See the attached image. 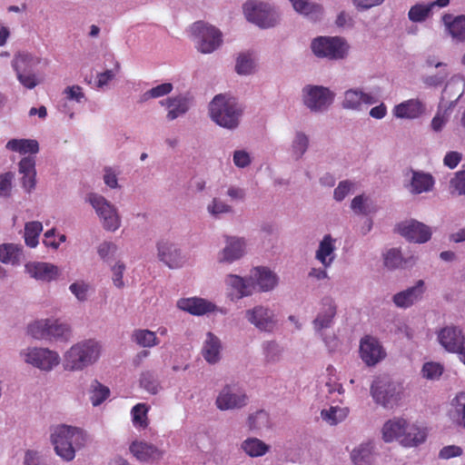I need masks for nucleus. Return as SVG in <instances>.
I'll return each instance as SVG.
<instances>
[{
    "label": "nucleus",
    "mask_w": 465,
    "mask_h": 465,
    "mask_svg": "<svg viewBox=\"0 0 465 465\" xmlns=\"http://www.w3.org/2000/svg\"><path fill=\"white\" fill-rule=\"evenodd\" d=\"M103 344L95 339H85L74 343L63 354V367L66 371H82L97 363L103 354Z\"/></svg>",
    "instance_id": "nucleus-2"
},
{
    "label": "nucleus",
    "mask_w": 465,
    "mask_h": 465,
    "mask_svg": "<svg viewBox=\"0 0 465 465\" xmlns=\"http://www.w3.org/2000/svg\"><path fill=\"white\" fill-rule=\"evenodd\" d=\"M242 114V104L229 94H216L209 104L210 118L224 129L235 130L238 128Z\"/></svg>",
    "instance_id": "nucleus-3"
},
{
    "label": "nucleus",
    "mask_w": 465,
    "mask_h": 465,
    "mask_svg": "<svg viewBox=\"0 0 465 465\" xmlns=\"http://www.w3.org/2000/svg\"><path fill=\"white\" fill-rule=\"evenodd\" d=\"M43 231V224L40 222L33 221L28 222L25 225L24 238L25 244L30 248H35L38 245V238Z\"/></svg>",
    "instance_id": "nucleus-51"
},
{
    "label": "nucleus",
    "mask_w": 465,
    "mask_h": 465,
    "mask_svg": "<svg viewBox=\"0 0 465 465\" xmlns=\"http://www.w3.org/2000/svg\"><path fill=\"white\" fill-rule=\"evenodd\" d=\"M130 453L140 462H153L163 456V451L144 440H134L129 445Z\"/></svg>",
    "instance_id": "nucleus-27"
},
{
    "label": "nucleus",
    "mask_w": 465,
    "mask_h": 465,
    "mask_svg": "<svg viewBox=\"0 0 465 465\" xmlns=\"http://www.w3.org/2000/svg\"><path fill=\"white\" fill-rule=\"evenodd\" d=\"M23 247L16 243L0 244V262L17 266L21 263Z\"/></svg>",
    "instance_id": "nucleus-40"
},
{
    "label": "nucleus",
    "mask_w": 465,
    "mask_h": 465,
    "mask_svg": "<svg viewBox=\"0 0 465 465\" xmlns=\"http://www.w3.org/2000/svg\"><path fill=\"white\" fill-rule=\"evenodd\" d=\"M360 357L367 366H375L386 357V351L381 341L371 335L360 341Z\"/></svg>",
    "instance_id": "nucleus-18"
},
{
    "label": "nucleus",
    "mask_w": 465,
    "mask_h": 465,
    "mask_svg": "<svg viewBox=\"0 0 465 465\" xmlns=\"http://www.w3.org/2000/svg\"><path fill=\"white\" fill-rule=\"evenodd\" d=\"M425 104L418 99H409L396 104L392 109V114L399 119L413 120L425 114Z\"/></svg>",
    "instance_id": "nucleus-30"
},
{
    "label": "nucleus",
    "mask_w": 465,
    "mask_h": 465,
    "mask_svg": "<svg viewBox=\"0 0 465 465\" xmlns=\"http://www.w3.org/2000/svg\"><path fill=\"white\" fill-rule=\"evenodd\" d=\"M120 171L117 168L107 166L104 169L103 181L110 189H119L121 186L118 182Z\"/></svg>",
    "instance_id": "nucleus-64"
},
{
    "label": "nucleus",
    "mask_w": 465,
    "mask_h": 465,
    "mask_svg": "<svg viewBox=\"0 0 465 465\" xmlns=\"http://www.w3.org/2000/svg\"><path fill=\"white\" fill-rule=\"evenodd\" d=\"M160 104L167 110V120L173 121L190 110L193 104V96L190 93H183L160 101Z\"/></svg>",
    "instance_id": "nucleus-20"
},
{
    "label": "nucleus",
    "mask_w": 465,
    "mask_h": 465,
    "mask_svg": "<svg viewBox=\"0 0 465 465\" xmlns=\"http://www.w3.org/2000/svg\"><path fill=\"white\" fill-rule=\"evenodd\" d=\"M223 345L220 338L209 331L203 341L201 353L204 361L209 364H216L222 359Z\"/></svg>",
    "instance_id": "nucleus-33"
},
{
    "label": "nucleus",
    "mask_w": 465,
    "mask_h": 465,
    "mask_svg": "<svg viewBox=\"0 0 465 465\" xmlns=\"http://www.w3.org/2000/svg\"><path fill=\"white\" fill-rule=\"evenodd\" d=\"M25 270L31 278L44 282L57 281L62 274V271L57 265L46 262H28L25 264Z\"/></svg>",
    "instance_id": "nucleus-23"
},
{
    "label": "nucleus",
    "mask_w": 465,
    "mask_h": 465,
    "mask_svg": "<svg viewBox=\"0 0 465 465\" xmlns=\"http://www.w3.org/2000/svg\"><path fill=\"white\" fill-rule=\"evenodd\" d=\"M335 94L322 85L308 84L302 89L304 105L313 113L326 111L333 103Z\"/></svg>",
    "instance_id": "nucleus-14"
},
{
    "label": "nucleus",
    "mask_w": 465,
    "mask_h": 465,
    "mask_svg": "<svg viewBox=\"0 0 465 465\" xmlns=\"http://www.w3.org/2000/svg\"><path fill=\"white\" fill-rule=\"evenodd\" d=\"M150 407L146 403H137L131 410V420L134 427L139 430H145L149 425L148 411Z\"/></svg>",
    "instance_id": "nucleus-46"
},
{
    "label": "nucleus",
    "mask_w": 465,
    "mask_h": 465,
    "mask_svg": "<svg viewBox=\"0 0 465 465\" xmlns=\"http://www.w3.org/2000/svg\"><path fill=\"white\" fill-rule=\"evenodd\" d=\"M407 262L402 258L401 252L399 249L392 248L384 253V265L389 269H396L401 267Z\"/></svg>",
    "instance_id": "nucleus-59"
},
{
    "label": "nucleus",
    "mask_w": 465,
    "mask_h": 465,
    "mask_svg": "<svg viewBox=\"0 0 465 465\" xmlns=\"http://www.w3.org/2000/svg\"><path fill=\"white\" fill-rule=\"evenodd\" d=\"M69 291L79 302H84L89 299L93 290L90 282L78 279L69 285Z\"/></svg>",
    "instance_id": "nucleus-52"
},
{
    "label": "nucleus",
    "mask_w": 465,
    "mask_h": 465,
    "mask_svg": "<svg viewBox=\"0 0 465 465\" xmlns=\"http://www.w3.org/2000/svg\"><path fill=\"white\" fill-rule=\"evenodd\" d=\"M249 397L245 390L236 382L227 383L217 392L215 406L222 411H237L247 406Z\"/></svg>",
    "instance_id": "nucleus-11"
},
{
    "label": "nucleus",
    "mask_w": 465,
    "mask_h": 465,
    "mask_svg": "<svg viewBox=\"0 0 465 465\" xmlns=\"http://www.w3.org/2000/svg\"><path fill=\"white\" fill-rule=\"evenodd\" d=\"M370 392L377 404L386 409H392L402 401L404 388L401 382L387 375H381L373 380Z\"/></svg>",
    "instance_id": "nucleus-6"
},
{
    "label": "nucleus",
    "mask_w": 465,
    "mask_h": 465,
    "mask_svg": "<svg viewBox=\"0 0 465 465\" xmlns=\"http://www.w3.org/2000/svg\"><path fill=\"white\" fill-rule=\"evenodd\" d=\"M224 246L217 252V262L230 265L242 259L248 252V240L236 235H224Z\"/></svg>",
    "instance_id": "nucleus-15"
},
{
    "label": "nucleus",
    "mask_w": 465,
    "mask_h": 465,
    "mask_svg": "<svg viewBox=\"0 0 465 465\" xmlns=\"http://www.w3.org/2000/svg\"><path fill=\"white\" fill-rule=\"evenodd\" d=\"M125 270V263L122 261H116L114 264L111 266L112 281L114 285L118 289H122L125 285L124 282V272Z\"/></svg>",
    "instance_id": "nucleus-61"
},
{
    "label": "nucleus",
    "mask_w": 465,
    "mask_h": 465,
    "mask_svg": "<svg viewBox=\"0 0 465 465\" xmlns=\"http://www.w3.org/2000/svg\"><path fill=\"white\" fill-rule=\"evenodd\" d=\"M374 447V443L371 440L359 444L351 453L352 462L355 465H371Z\"/></svg>",
    "instance_id": "nucleus-39"
},
{
    "label": "nucleus",
    "mask_w": 465,
    "mask_h": 465,
    "mask_svg": "<svg viewBox=\"0 0 465 465\" xmlns=\"http://www.w3.org/2000/svg\"><path fill=\"white\" fill-rule=\"evenodd\" d=\"M240 450L251 458H259L269 452L270 445L256 437H248L241 442Z\"/></svg>",
    "instance_id": "nucleus-38"
},
{
    "label": "nucleus",
    "mask_w": 465,
    "mask_h": 465,
    "mask_svg": "<svg viewBox=\"0 0 465 465\" xmlns=\"http://www.w3.org/2000/svg\"><path fill=\"white\" fill-rule=\"evenodd\" d=\"M244 318L259 331L267 333L274 331L279 322L275 311L263 304H257L245 310Z\"/></svg>",
    "instance_id": "nucleus-12"
},
{
    "label": "nucleus",
    "mask_w": 465,
    "mask_h": 465,
    "mask_svg": "<svg viewBox=\"0 0 465 465\" xmlns=\"http://www.w3.org/2000/svg\"><path fill=\"white\" fill-rule=\"evenodd\" d=\"M42 61L40 55L28 51H19L14 54L11 66L23 87L32 90L42 83L43 79L36 71Z\"/></svg>",
    "instance_id": "nucleus-5"
},
{
    "label": "nucleus",
    "mask_w": 465,
    "mask_h": 465,
    "mask_svg": "<svg viewBox=\"0 0 465 465\" xmlns=\"http://www.w3.org/2000/svg\"><path fill=\"white\" fill-rule=\"evenodd\" d=\"M443 372V366L435 361L425 362L421 369L422 377L427 380H437Z\"/></svg>",
    "instance_id": "nucleus-60"
},
{
    "label": "nucleus",
    "mask_w": 465,
    "mask_h": 465,
    "mask_svg": "<svg viewBox=\"0 0 465 465\" xmlns=\"http://www.w3.org/2000/svg\"><path fill=\"white\" fill-rule=\"evenodd\" d=\"M425 66L428 69L435 68L437 73H429L422 76V83L426 86L437 87L441 85L449 76L447 64L440 62L436 56L429 55L425 60Z\"/></svg>",
    "instance_id": "nucleus-29"
},
{
    "label": "nucleus",
    "mask_w": 465,
    "mask_h": 465,
    "mask_svg": "<svg viewBox=\"0 0 465 465\" xmlns=\"http://www.w3.org/2000/svg\"><path fill=\"white\" fill-rule=\"evenodd\" d=\"M250 272L254 282V292L258 289L259 292H269L273 291L279 283L278 275L268 267L256 266Z\"/></svg>",
    "instance_id": "nucleus-26"
},
{
    "label": "nucleus",
    "mask_w": 465,
    "mask_h": 465,
    "mask_svg": "<svg viewBox=\"0 0 465 465\" xmlns=\"http://www.w3.org/2000/svg\"><path fill=\"white\" fill-rule=\"evenodd\" d=\"M23 361L44 372H50L61 363L58 351L41 346H29L20 351Z\"/></svg>",
    "instance_id": "nucleus-8"
},
{
    "label": "nucleus",
    "mask_w": 465,
    "mask_h": 465,
    "mask_svg": "<svg viewBox=\"0 0 465 465\" xmlns=\"http://www.w3.org/2000/svg\"><path fill=\"white\" fill-rule=\"evenodd\" d=\"M173 89L171 83H163L144 92L141 97V102H147L151 99H157L169 94Z\"/></svg>",
    "instance_id": "nucleus-56"
},
{
    "label": "nucleus",
    "mask_w": 465,
    "mask_h": 465,
    "mask_svg": "<svg viewBox=\"0 0 465 465\" xmlns=\"http://www.w3.org/2000/svg\"><path fill=\"white\" fill-rule=\"evenodd\" d=\"M133 340L140 346L151 348L159 343L154 331L149 330H136L133 333Z\"/></svg>",
    "instance_id": "nucleus-54"
},
{
    "label": "nucleus",
    "mask_w": 465,
    "mask_h": 465,
    "mask_svg": "<svg viewBox=\"0 0 465 465\" xmlns=\"http://www.w3.org/2000/svg\"><path fill=\"white\" fill-rule=\"evenodd\" d=\"M48 319H40L31 322L27 326L28 334L35 340H45L48 338Z\"/></svg>",
    "instance_id": "nucleus-55"
},
{
    "label": "nucleus",
    "mask_w": 465,
    "mask_h": 465,
    "mask_svg": "<svg viewBox=\"0 0 465 465\" xmlns=\"http://www.w3.org/2000/svg\"><path fill=\"white\" fill-rule=\"evenodd\" d=\"M379 98L372 93L364 92L361 88H351L344 92L341 105L344 109L360 112L364 105L376 104Z\"/></svg>",
    "instance_id": "nucleus-24"
},
{
    "label": "nucleus",
    "mask_w": 465,
    "mask_h": 465,
    "mask_svg": "<svg viewBox=\"0 0 465 465\" xmlns=\"http://www.w3.org/2000/svg\"><path fill=\"white\" fill-rule=\"evenodd\" d=\"M294 10L312 20H318L322 15V7L310 0H290Z\"/></svg>",
    "instance_id": "nucleus-42"
},
{
    "label": "nucleus",
    "mask_w": 465,
    "mask_h": 465,
    "mask_svg": "<svg viewBox=\"0 0 465 465\" xmlns=\"http://www.w3.org/2000/svg\"><path fill=\"white\" fill-rule=\"evenodd\" d=\"M224 284L231 300H241L254 293V282L251 275L243 277L235 273H228L224 277Z\"/></svg>",
    "instance_id": "nucleus-17"
},
{
    "label": "nucleus",
    "mask_w": 465,
    "mask_h": 465,
    "mask_svg": "<svg viewBox=\"0 0 465 465\" xmlns=\"http://www.w3.org/2000/svg\"><path fill=\"white\" fill-rule=\"evenodd\" d=\"M410 175L405 187L411 194L426 193L433 190L435 179L430 173L411 170Z\"/></svg>",
    "instance_id": "nucleus-28"
},
{
    "label": "nucleus",
    "mask_w": 465,
    "mask_h": 465,
    "mask_svg": "<svg viewBox=\"0 0 465 465\" xmlns=\"http://www.w3.org/2000/svg\"><path fill=\"white\" fill-rule=\"evenodd\" d=\"M399 233L410 242L424 243L431 237L430 228L417 220H408L398 224Z\"/></svg>",
    "instance_id": "nucleus-22"
},
{
    "label": "nucleus",
    "mask_w": 465,
    "mask_h": 465,
    "mask_svg": "<svg viewBox=\"0 0 465 465\" xmlns=\"http://www.w3.org/2000/svg\"><path fill=\"white\" fill-rule=\"evenodd\" d=\"M232 162L237 168L243 169L251 165L252 156L245 149H237L232 153Z\"/></svg>",
    "instance_id": "nucleus-63"
},
{
    "label": "nucleus",
    "mask_w": 465,
    "mask_h": 465,
    "mask_svg": "<svg viewBox=\"0 0 465 465\" xmlns=\"http://www.w3.org/2000/svg\"><path fill=\"white\" fill-rule=\"evenodd\" d=\"M178 309L192 315L201 316L216 310V305L210 301L199 297L181 298L177 301Z\"/></svg>",
    "instance_id": "nucleus-31"
},
{
    "label": "nucleus",
    "mask_w": 465,
    "mask_h": 465,
    "mask_svg": "<svg viewBox=\"0 0 465 465\" xmlns=\"http://www.w3.org/2000/svg\"><path fill=\"white\" fill-rule=\"evenodd\" d=\"M381 439L386 443L398 442L404 448H415L427 439L426 428L402 417H393L381 429Z\"/></svg>",
    "instance_id": "nucleus-1"
},
{
    "label": "nucleus",
    "mask_w": 465,
    "mask_h": 465,
    "mask_svg": "<svg viewBox=\"0 0 465 465\" xmlns=\"http://www.w3.org/2000/svg\"><path fill=\"white\" fill-rule=\"evenodd\" d=\"M256 67V56L253 53L245 52L238 55L235 64V71L240 75H250L254 73Z\"/></svg>",
    "instance_id": "nucleus-45"
},
{
    "label": "nucleus",
    "mask_w": 465,
    "mask_h": 465,
    "mask_svg": "<svg viewBox=\"0 0 465 465\" xmlns=\"http://www.w3.org/2000/svg\"><path fill=\"white\" fill-rule=\"evenodd\" d=\"M425 292V282L419 280L414 286L393 295L392 301L399 308H409L422 298Z\"/></svg>",
    "instance_id": "nucleus-32"
},
{
    "label": "nucleus",
    "mask_w": 465,
    "mask_h": 465,
    "mask_svg": "<svg viewBox=\"0 0 465 465\" xmlns=\"http://www.w3.org/2000/svg\"><path fill=\"white\" fill-rule=\"evenodd\" d=\"M189 34L197 51L204 54L213 53L223 43L221 30L203 21L193 23L190 26Z\"/></svg>",
    "instance_id": "nucleus-7"
},
{
    "label": "nucleus",
    "mask_w": 465,
    "mask_h": 465,
    "mask_svg": "<svg viewBox=\"0 0 465 465\" xmlns=\"http://www.w3.org/2000/svg\"><path fill=\"white\" fill-rule=\"evenodd\" d=\"M339 240L331 234L323 235L315 251V259L324 267L330 268L335 259Z\"/></svg>",
    "instance_id": "nucleus-25"
},
{
    "label": "nucleus",
    "mask_w": 465,
    "mask_h": 465,
    "mask_svg": "<svg viewBox=\"0 0 465 465\" xmlns=\"http://www.w3.org/2000/svg\"><path fill=\"white\" fill-rule=\"evenodd\" d=\"M337 313V305L331 297L322 299L320 308L312 324L315 333H322L332 327Z\"/></svg>",
    "instance_id": "nucleus-21"
},
{
    "label": "nucleus",
    "mask_w": 465,
    "mask_h": 465,
    "mask_svg": "<svg viewBox=\"0 0 465 465\" xmlns=\"http://www.w3.org/2000/svg\"><path fill=\"white\" fill-rule=\"evenodd\" d=\"M86 201L95 211L105 231L114 232L121 227L122 219L117 207L105 197L92 193L87 195Z\"/></svg>",
    "instance_id": "nucleus-10"
},
{
    "label": "nucleus",
    "mask_w": 465,
    "mask_h": 465,
    "mask_svg": "<svg viewBox=\"0 0 465 465\" xmlns=\"http://www.w3.org/2000/svg\"><path fill=\"white\" fill-rule=\"evenodd\" d=\"M443 25L448 34L457 42H465V15L442 16Z\"/></svg>",
    "instance_id": "nucleus-36"
},
{
    "label": "nucleus",
    "mask_w": 465,
    "mask_h": 465,
    "mask_svg": "<svg viewBox=\"0 0 465 465\" xmlns=\"http://www.w3.org/2000/svg\"><path fill=\"white\" fill-rule=\"evenodd\" d=\"M339 381L337 369L329 364L325 369V386L328 388L330 394L337 392L339 395H343L345 390Z\"/></svg>",
    "instance_id": "nucleus-50"
},
{
    "label": "nucleus",
    "mask_w": 465,
    "mask_h": 465,
    "mask_svg": "<svg viewBox=\"0 0 465 465\" xmlns=\"http://www.w3.org/2000/svg\"><path fill=\"white\" fill-rule=\"evenodd\" d=\"M351 208L357 214H368L373 210L371 200L365 194L355 196L351 203Z\"/></svg>",
    "instance_id": "nucleus-57"
},
{
    "label": "nucleus",
    "mask_w": 465,
    "mask_h": 465,
    "mask_svg": "<svg viewBox=\"0 0 465 465\" xmlns=\"http://www.w3.org/2000/svg\"><path fill=\"white\" fill-rule=\"evenodd\" d=\"M311 49L318 58L337 61L347 56L349 45L339 36H318L312 40Z\"/></svg>",
    "instance_id": "nucleus-9"
},
{
    "label": "nucleus",
    "mask_w": 465,
    "mask_h": 465,
    "mask_svg": "<svg viewBox=\"0 0 465 465\" xmlns=\"http://www.w3.org/2000/svg\"><path fill=\"white\" fill-rule=\"evenodd\" d=\"M206 212L213 219H221L224 215L233 213V208L224 200L213 197L206 205Z\"/></svg>",
    "instance_id": "nucleus-43"
},
{
    "label": "nucleus",
    "mask_w": 465,
    "mask_h": 465,
    "mask_svg": "<svg viewBox=\"0 0 465 465\" xmlns=\"http://www.w3.org/2000/svg\"><path fill=\"white\" fill-rule=\"evenodd\" d=\"M50 440L56 455L64 461H71L76 450L84 445L85 433L77 427L60 424L51 429Z\"/></svg>",
    "instance_id": "nucleus-4"
},
{
    "label": "nucleus",
    "mask_w": 465,
    "mask_h": 465,
    "mask_svg": "<svg viewBox=\"0 0 465 465\" xmlns=\"http://www.w3.org/2000/svg\"><path fill=\"white\" fill-rule=\"evenodd\" d=\"M357 183L351 180H344L339 183L338 186L334 189L333 198L337 202H341L350 193L355 192Z\"/></svg>",
    "instance_id": "nucleus-58"
},
{
    "label": "nucleus",
    "mask_w": 465,
    "mask_h": 465,
    "mask_svg": "<svg viewBox=\"0 0 465 465\" xmlns=\"http://www.w3.org/2000/svg\"><path fill=\"white\" fill-rule=\"evenodd\" d=\"M309 147H310L309 135L302 130H297L293 133V135L291 139L288 152L292 160L300 161L302 159L304 154L308 152Z\"/></svg>",
    "instance_id": "nucleus-37"
},
{
    "label": "nucleus",
    "mask_w": 465,
    "mask_h": 465,
    "mask_svg": "<svg viewBox=\"0 0 465 465\" xmlns=\"http://www.w3.org/2000/svg\"><path fill=\"white\" fill-rule=\"evenodd\" d=\"M264 355L268 361H277L281 358L282 349L274 341H268L262 344Z\"/></svg>",
    "instance_id": "nucleus-62"
},
{
    "label": "nucleus",
    "mask_w": 465,
    "mask_h": 465,
    "mask_svg": "<svg viewBox=\"0 0 465 465\" xmlns=\"http://www.w3.org/2000/svg\"><path fill=\"white\" fill-rule=\"evenodd\" d=\"M349 414V408L330 406L321 411V417L327 424L333 426L343 421Z\"/></svg>",
    "instance_id": "nucleus-44"
},
{
    "label": "nucleus",
    "mask_w": 465,
    "mask_h": 465,
    "mask_svg": "<svg viewBox=\"0 0 465 465\" xmlns=\"http://www.w3.org/2000/svg\"><path fill=\"white\" fill-rule=\"evenodd\" d=\"M449 5L450 0H435L427 4L418 3L411 7L408 13V17L411 22L421 23L430 15L435 7L443 8Z\"/></svg>",
    "instance_id": "nucleus-35"
},
{
    "label": "nucleus",
    "mask_w": 465,
    "mask_h": 465,
    "mask_svg": "<svg viewBox=\"0 0 465 465\" xmlns=\"http://www.w3.org/2000/svg\"><path fill=\"white\" fill-rule=\"evenodd\" d=\"M47 341L67 340L70 336V327L67 323L57 319H48Z\"/></svg>",
    "instance_id": "nucleus-47"
},
{
    "label": "nucleus",
    "mask_w": 465,
    "mask_h": 465,
    "mask_svg": "<svg viewBox=\"0 0 465 465\" xmlns=\"http://www.w3.org/2000/svg\"><path fill=\"white\" fill-rule=\"evenodd\" d=\"M246 19L262 28L274 26L279 21V15L269 4L250 1L243 5Z\"/></svg>",
    "instance_id": "nucleus-13"
},
{
    "label": "nucleus",
    "mask_w": 465,
    "mask_h": 465,
    "mask_svg": "<svg viewBox=\"0 0 465 465\" xmlns=\"http://www.w3.org/2000/svg\"><path fill=\"white\" fill-rule=\"evenodd\" d=\"M247 425L250 430L259 432L271 427L270 416L265 411H258L248 417Z\"/></svg>",
    "instance_id": "nucleus-49"
},
{
    "label": "nucleus",
    "mask_w": 465,
    "mask_h": 465,
    "mask_svg": "<svg viewBox=\"0 0 465 465\" xmlns=\"http://www.w3.org/2000/svg\"><path fill=\"white\" fill-rule=\"evenodd\" d=\"M157 258L169 269H180L186 262L181 248L168 240H160L156 243Z\"/></svg>",
    "instance_id": "nucleus-16"
},
{
    "label": "nucleus",
    "mask_w": 465,
    "mask_h": 465,
    "mask_svg": "<svg viewBox=\"0 0 465 465\" xmlns=\"http://www.w3.org/2000/svg\"><path fill=\"white\" fill-rule=\"evenodd\" d=\"M111 395L110 389L101 383L98 380H94L90 385V401L94 407L103 404Z\"/></svg>",
    "instance_id": "nucleus-48"
},
{
    "label": "nucleus",
    "mask_w": 465,
    "mask_h": 465,
    "mask_svg": "<svg viewBox=\"0 0 465 465\" xmlns=\"http://www.w3.org/2000/svg\"><path fill=\"white\" fill-rule=\"evenodd\" d=\"M5 148L20 154H36L39 152V143L35 139H11L6 143Z\"/></svg>",
    "instance_id": "nucleus-41"
},
{
    "label": "nucleus",
    "mask_w": 465,
    "mask_h": 465,
    "mask_svg": "<svg viewBox=\"0 0 465 465\" xmlns=\"http://www.w3.org/2000/svg\"><path fill=\"white\" fill-rule=\"evenodd\" d=\"M437 341L446 351L455 353L465 345V335L460 327L448 325L437 331Z\"/></svg>",
    "instance_id": "nucleus-19"
},
{
    "label": "nucleus",
    "mask_w": 465,
    "mask_h": 465,
    "mask_svg": "<svg viewBox=\"0 0 465 465\" xmlns=\"http://www.w3.org/2000/svg\"><path fill=\"white\" fill-rule=\"evenodd\" d=\"M18 171L22 175V187L26 193H32L36 184L35 159L34 156L23 157L18 163Z\"/></svg>",
    "instance_id": "nucleus-34"
},
{
    "label": "nucleus",
    "mask_w": 465,
    "mask_h": 465,
    "mask_svg": "<svg viewBox=\"0 0 465 465\" xmlns=\"http://www.w3.org/2000/svg\"><path fill=\"white\" fill-rule=\"evenodd\" d=\"M452 416L465 429V392H460L451 401Z\"/></svg>",
    "instance_id": "nucleus-53"
}]
</instances>
